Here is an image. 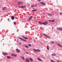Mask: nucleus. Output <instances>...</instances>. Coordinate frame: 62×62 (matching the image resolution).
Wrapping results in <instances>:
<instances>
[{
    "label": "nucleus",
    "mask_w": 62,
    "mask_h": 62,
    "mask_svg": "<svg viewBox=\"0 0 62 62\" xmlns=\"http://www.w3.org/2000/svg\"><path fill=\"white\" fill-rule=\"evenodd\" d=\"M34 42L36 41V40H34Z\"/></svg>",
    "instance_id": "nucleus-44"
},
{
    "label": "nucleus",
    "mask_w": 62,
    "mask_h": 62,
    "mask_svg": "<svg viewBox=\"0 0 62 62\" xmlns=\"http://www.w3.org/2000/svg\"><path fill=\"white\" fill-rule=\"evenodd\" d=\"M47 50H49V46L47 45Z\"/></svg>",
    "instance_id": "nucleus-21"
},
{
    "label": "nucleus",
    "mask_w": 62,
    "mask_h": 62,
    "mask_svg": "<svg viewBox=\"0 0 62 62\" xmlns=\"http://www.w3.org/2000/svg\"><path fill=\"white\" fill-rule=\"evenodd\" d=\"M48 24V22L47 21L45 22H43V24L44 25H46V24Z\"/></svg>",
    "instance_id": "nucleus-1"
},
{
    "label": "nucleus",
    "mask_w": 62,
    "mask_h": 62,
    "mask_svg": "<svg viewBox=\"0 0 62 62\" xmlns=\"http://www.w3.org/2000/svg\"><path fill=\"white\" fill-rule=\"evenodd\" d=\"M48 15H50V16L52 15H51V14H50L48 13Z\"/></svg>",
    "instance_id": "nucleus-38"
},
{
    "label": "nucleus",
    "mask_w": 62,
    "mask_h": 62,
    "mask_svg": "<svg viewBox=\"0 0 62 62\" xmlns=\"http://www.w3.org/2000/svg\"><path fill=\"white\" fill-rule=\"evenodd\" d=\"M42 56H42H43V55H42V56Z\"/></svg>",
    "instance_id": "nucleus-48"
},
{
    "label": "nucleus",
    "mask_w": 62,
    "mask_h": 62,
    "mask_svg": "<svg viewBox=\"0 0 62 62\" xmlns=\"http://www.w3.org/2000/svg\"><path fill=\"white\" fill-rule=\"evenodd\" d=\"M37 59H38V60L39 61H41V60L39 59V58H37Z\"/></svg>",
    "instance_id": "nucleus-17"
},
{
    "label": "nucleus",
    "mask_w": 62,
    "mask_h": 62,
    "mask_svg": "<svg viewBox=\"0 0 62 62\" xmlns=\"http://www.w3.org/2000/svg\"><path fill=\"white\" fill-rule=\"evenodd\" d=\"M15 19V17L14 16H12L11 17V19L12 20H13L14 19Z\"/></svg>",
    "instance_id": "nucleus-5"
},
{
    "label": "nucleus",
    "mask_w": 62,
    "mask_h": 62,
    "mask_svg": "<svg viewBox=\"0 0 62 62\" xmlns=\"http://www.w3.org/2000/svg\"><path fill=\"white\" fill-rule=\"evenodd\" d=\"M22 44V43H21L20 42H19V45H21Z\"/></svg>",
    "instance_id": "nucleus-39"
},
{
    "label": "nucleus",
    "mask_w": 62,
    "mask_h": 62,
    "mask_svg": "<svg viewBox=\"0 0 62 62\" xmlns=\"http://www.w3.org/2000/svg\"><path fill=\"white\" fill-rule=\"evenodd\" d=\"M21 58H22V59H23V60H25V58H24L23 57V56H21Z\"/></svg>",
    "instance_id": "nucleus-15"
},
{
    "label": "nucleus",
    "mask_w": 62,
    "mask_h": 62,
    "mask_svg": "<svg viewBox=\"0 0 62 62\" xmlns=\"http://www.w3.org/2000/svg\"><path fill=\"white\" fill-rule=\"evenodd\" d=\"M46 37H47V38H48V39H50V37H49V36H47Z\"/></svg>",
    "instance_id": "nucleus-35"
},
{
    "label": "nucleus",
    "mask_w": 62,
    "mask_h": 62,
    "mask_svg": "<svg viewBox=\"0 0 62 62\" xmlns=\"http://www.w3.org/2000/svg\"><path fill=\"white\" fill-rule=\"evenodd\" d=\"M38 1H39V2L40 1V0H38Z\"/></svg>",
    "instance_id": "nucleus-42"
},
{
    "label": "nucleus",
    "mask_w": 62,
    "mask_h": 62,
    "mask_svg": "<svg viewBox=\"0 0 62 62\" xmlns=\"http://www.w3.org/2000/svg\"><path fill=\"white\" fill-rule=\"evenodd\" d=\"M33 18V16H31L29 18V21H30Z\"/></svg>",
    "instance_id": "nucleus-8"
},
{
    "label": "nucleus",
    "mask_w": 62,
    "mask_h": 62,
    "mask_svg": "<svg viewBox=\"0 0 62 62\" xmlns=\"http://www.w3.org/2000/svg\"><path fill=\"white\" fill-rule=\"evenodd\" d=\"M19 8H21V7L20 6H19Z\"/></svg>",
    "instance_id": "nucleus-46"
},
{
    "label": "nucleus",
    "mask_w": 62,
    "mask_h": 62,
    "mask_svg": "<svg viewBox=\"0 0 62 62\" xmlns=\"http://www.w3.org/2000/svg\"><path fill=\"white\" fill-rule=\"evenodd\" d=\"M34 7H36L37 6V4H34Z\"/></svg>",
    "instance_id": "nucleus-23"
},
{
    "label": "nucleus",
    "mask_w": 62,
    "mask_h": 62,
    "mask_svg": "<svg viewBox=\"0 0 62 62\" xmlns=\"http://www.w3.org/2000/svg\"><path fill=\"white\" fill-rule=\"evenodd\" d=\"M25 46L27 48H29L28 46H27V45H25Z\"/></svg>",
    "instance_id": "nucleus-20"
},
{
    "label": "nucleus",
    "mask_w": 62,
    "mask_h": 62,
    "mask_svg": "<svg viewBox=\"0 0 62 62\" xmlns=\"http://www.w3.org/2000/svg\"><path fill=\"white\" fill-rule=\"evenodd\" d=\"M22 37L24 39H27V38L26 37H24V36H22Z\"/></svg>",
    "instance_id": "nucleus-6"
},
{
    "label": "nucleus",
    "mask_w": 62,
    "mask_h": 62,
    "mask_svg": "<svg viewBox=\"0 0 62 62\" xmlns=\"http://www.w3.org/2000/svg\"><path fill=\"white\" fill-rule=\"evenodd\" d=\"M9 20V18H8V21Z\"/></svg>",
    "instance_id": "nucleus-47"
},
{
    "label": "nucleus",
    "mask_w": 62,
    "mask_h": 62,
    "mask_svg": "<svg viewBox=\"0 0 62 62\" xmlns=\"http://www.w3.org/2000/svg\"><path fill=\"white\" fill-rule=\"evenodd\" d=\"M37 51H39V52H40V50L39 49H37Z\"/></svg>",
    "instance_id": "nucleus-29"
},
{
    "label": "nucleus",
    "mask_w": 62,
    "mask_h": 62,
    "mask_svg": "<svg viewBox=\"0 0 62 62\" xmlns=\"http://www.w3.org/2000/svg\"><path fill=\"white\" fill-rule=\"evenodd\" d=\"M54 41H52L51 42V43H52H52H54Z\"/></svg>",
    "instance_id": "nucleus-37"
},
{
    "label": "nucleus",
    "mask_w": 62,
    "mask_h": 62,
    "mask_svg": "<svg viewBox=\"0 0 62 62\" xmlns=\"http://www.w3.org/2000/svg\"><path fill=\"white\" fill-rule=\"evenodd\" d=\"M60 30H62V28H60Z\"/></svg>",
    "instance_id": "nucleus-31"
},
{
    "label": "nucleus",
    "mask_w": 62,
    "mask_h": 62,
    "mask_svg": "<svg viewBox=\"0 0 62 62\" xmlns=\"http://www.w3.org/2000/svg\"><path fill=\"white\" fill-rule=\"evenodd\" d=\"M40 3V4H41L42 5H43L44 6V5H46L45 3H44L43 2H41Z\"/></svg>",
    "instance_id": "nucleus-3"
},
{
    "label": "nucleus",
    "mask_w": 62,
    "mask_h": 62,
    "mask_svg": "<svg viewBox=\"0 0 62 62\" xmlns=\"http://www.w3.org/2000/svg\"><path fill=\"white\" fill-rule=\"evenodd\" d=\"M7 58L8 59H10L11 58V57H10V56H7Z\"/></svg>",
    "instance_id": "nucleus-13"
},
{
    "label": "nucleus",
    "mask_w": 62,
    "mask_h": 62,
    "mask_svg": "<svg viewBox=\"0 0 62 62\" xmlns=\"http://www.w3.org/2000/svg\"><path fill=\"white\" fill-rule=\"evenodd\" d=\"M2 54L4 55H8V53H3Z\"/></svg>",
    "instance_id": "nucleus-12"
},
{
    "label": "nucleus",
    "mask_w": 62,
    "mask_h": 62,
    "mask_svg": "<svg viewBox=\"0 0 62 62\" xmlns=\"http://www.w3.org/2000/svg\"><path fill=\"white\" fill-rule=\"evenodd\" d=\"M6 8V7H5L3 8H2V10H4V9H5V8Z\"/></svg>",
    "instance_id": "nucleus-24"
},
{
    "label": "nucleus",
    "mask_w": 62,
    "mask_h": 62,
    "mask_svg": "<svg viewBox=\"0 0 62 62\" xmlns=\"http://www.w3.org/2000/svg\"><path fill=\"white\" fill-rule=\"evenodd\" d=\"M60 15H62V13H60Z\"/></svg>",
    "instance_id": "nucleus-40"
},
{
    "label": "nucleus",
    "mask_w": 62,
    "mask_h": 62,
    "mask_svg": "<svg viewBox=\"0 0 62 62\" xmlns=\"http://www.w3.org/2000/svg\"><path fill=\"white\" fill-rule=\"evenodd\" d=\"M29 59H30L31 61H33V59H32L31 58H30Z\"/></svg>",
    "instance_id": "nucleus-18"
},
{
    "label": "nucleus",
    "mask_w": 62,
    "mask_h": 62,
    "mask_svg": "<svg viewBox=\"0 0 62 62\" xmlns=\"http://www.w3.org/2000/svg\"><path fill=\"white\" fill-rule=\"evenodd\" d=\"M21 8H25V6H22L21 7Z\"/></svg>",
    "instance_id": "nucleus-19"
},
{
    "label": "nucleus",
    "mask_w": 62,
    "mask_h": 62,
    "mask_svg": "<svg viewBox=\"0 0 62 62\" xmlns=\"http://www.w3.org/2000/svg\"><path fill=\"white\" fill-rule=\"evenodd\" d=\"M12 56H14L15 57H16V56H17V55H16V54H11Z\"/></svg>",
    "instance_id": "nucleus-4"
},
{
    "label": "nucleus",
    "mask_w": 62,
    "mask_h": 62,
    "mask_svg": "<svg viewBox=\"0 0 62 62\" xmlns=\"http://www.w3.org/2000/svg\"><path fill=\"white\" fill-rule=\"evenodd\" d=\"M39 24H43V22H39Z\"/></svg>",
    "instance_id": "nucleus-14"
},
{
    "label": "nucleus",
    "mask_w": 62,
    "mask_h": 62,
    "mask_svg": "<svg viewBox=\"0 0 62 62\" xmlns=\"http://www.w3.org/2000/svg\"><path fill=\"white\" fill-rule=\"evenodd\" d=\"M31 6L32 8H33V7H34V5H31Z\"/></svg>",
    "instance_id": "nucleus-32"
},
{
    "label": "nucleus",
    "mask_w": 62,
    "mask_h": 62,
    "mask_svg": "<svg viewBox=\"0 0 62 62\" xmlns=\"http://www.w3.org/2000/svg\"><path fill=\"white\" fill-rule=\"evenodd\" d=\"M43 35H44V36H45V37H46L47 36V35H46L45 34H43Z\"/></svg>",
    "instance_id": "nucleus-22"
},
{
    "label": "nucleus",
    "mask_w": 62,
    "mask_h": 62,
    "mask_svg": "<svg viewBox=\"0 0 62 62\" xmlns=\"http://www.w3.org/2000/svg\"><path fill=\"white\" fill-rule=\"evenodd\" d=\"M17 3H18V5H20V4H23V2H18Z\"/></svg>",
    "instance_id": "nucleus-7"
},
{
    "label": "nucleus",
    "mask_w": 62,
    "mask_h": 62,
    "mask_svg": "<svg viewBox=\"0 0 62 62\" xmlns=\"http://www.w3.org/2000/svg\"><path fill=\"white\" fill-rule=\"evenodd\" d=\"M57 62H59V61H57Z\"/></svg>",
    "instance_id": "nucleus-45"
},
{
    "label": "nucleus",
    "mask_w": 62,
    "mask_h": 62,
    "mask_svg": "<svg viewBox=\"0 0 62 62\" xmlns=\"http://www.w3.org/2000/svg\"><path fill=\"white\" fill-rule=\"evenodd\" d=\"M16 41V42H18L19 43V41Z\"/></svg>",
    "instance_id": "nucleus-43"
},
{
    "label": "nucleus",
    "mask_w": 62,
    "mask_h": 62,
    "mask_svg": "<svg viewBox=\"0 0 62 62\" xmlns=\"http://www.w3.org/2000/svg\"><path fill=\"white\" fill-rule=\"evenodd\" d=\"M57 30H60V28H58L57 29Z\"/></svg>",
    "instance_id": "nucleus-28"
},
{
    "label": "nucleus",
    "mask_w": 62,
    "mask_h": 62,
    "mask_svg": "<svg viewBox=\"0 0 62 62\" xmlns=\"http://www.w3.org/2000/svg\"><path fill=\"white\" fill-rule=\"evenodd\" d=\"M51 55H52V56H54V54H52Z\"/></svg>",
    "instance_id": "nucleus-34"
},
{
    "label": "nucleus",
    "mask_w": 62,
    "mask_h": 62,
    "mask_svg": "<svg viewBox=\"0 0 62 62\" xmlns=\"http://www.w3.org/2000/svg\"><path fill=\"white\" fill-rule=\"evenodd\" d=\"M29 46V47H31V44H29L28 45Z\"/></svg>",
    "instance_id": "nucleus-25"
},
{
    "label": "nucleus",
    "mask_w": 62,
    "mask_h": 62,
    "mask_svg": "<svg viewBox=\"0 0 62 62\" xmlns=\"http://www.w3.org/2000/svg\"><path fill=\"white\" fill-rule=\"evenodd\" d=\"M16 51H17V52L18 53H19V52H20V50L17 49H16Z\"/></svg>",
    "instance_id": "nucleus-9"
},
{
    "label": "nucleus",
    "mask_w": 62,
    "mask_h": 62,
    "mask_svg": "<svg viewBox=\"0 0 62 62\" xmlns=\"http://www.w3.org/2000/svg\"><path fill=\"white\" fill-rule=\"evenodd\" d=\"M54 20H51V22H54Z\"/></svg>",
    "instance_id": "nucleus-30"
},
{
    "label": "nucleus",
    "mask_w": 62,
    "mask_h": 62,
    "mask_svg": "<svg viewBox=\"0 0 62 62\" xmlns=\"http://www.w3.org/2000/svg\"><path fill=\"white\" fill-rule=\"evenodd\" d=\"M26 53V54H28V52H25Z\"/></svg>",
    "instance_id": "nucleus-41"
},
{
    "label": "nucleus",
    "mask_w": 62,
    "mask_h": 62,
    "mask_svg": "<svg viewBox=\"0 0 62 62\" xmlns=\"http://www.w3.org/2000/svg\"><path fill=\"white\" fill-rule=\"evenodd\" d=\"M33 49L34 51H35V52H37V50H36V49H35L34 48Z\"/></svg>",
    "instance_id": "nucleus-26"
},
{
    "label": "nucleus",
    "mask_w": 62,
    "mask_h": 62,
    "mask_svg": "<svg viewBox=\"0 0 62 62\" xmlns=\"http://www.w3.org/2000/svg\"><path fill=\"white\" fill-rule=\"evenodd\" d=\"M38 10L37 9H35L34 10H33L31 11L32 12H35V11H37Z\"/></svg>",
    "instance_id": "nucleus-10"
},
{
    "label": "nucleus",
    "mask_w": 62,
    "mask_h": 62,
    "mask_svg": "<svg viewBox=\"0 0 62 62\" xmlns=\"http://www.w3.org/2000/svg\"><path fill=\"white\" fill-rule=\"evenodd\" d=\"M25 61L26 62H29V61L27 58H26Z\"/></svg>",
    "instance_id": "nucleus-11"
},
{
    "label": "nucleus",
    "mask_w": 62,
    "mask_h": 62,
    "mask_svg": "<svg viewBox=\"0 0 62 62\" xmlns=\"http://www.w3.org/2000/svg\"><path fill=\"white\" fill-rule=\"evenodd\" d=\"M58 46H59L60 47H62V45H60V44H59L58 43Z\"/></svg>",
    "instance_id": "nucleus-16"
},
{
    "label": "nucleus",
    "mask_w": 62,
    "mask_h": 62,
    "mask_svg": "<svg viewBox=\"0 0 62 62\" xmlns=\"http://www.w3.org/2000/svg\"><path fill=\"white\" fill-rule=\"evenodd\" d=\"M50 61L51 62H54V61L52 60H51Z\"/></svg>",
    "instance_id": "nucleus-27"
},
{
    "label": "nucleus",
    "mask_w": 62,
    "mask_h": 62,
    "mask_svg": "<svg viewBox=\"0 0 62 62\" xmlns=\"http://www.w3.org/2000/svg\"><path fill=\"white\" fill-rule=\"evenodd\" d=\"M49 22H51L52 20H49Z\"/></svg>",
    "instance_id": "nucleus-33"
},
{
    "label": "nucleus",
    "mask_w": 62,
    "mask_h": 62,
    "mask_svg": "<svg viewBox=\"0 0 62 62\" xmlns=\"http://www.w3.org/2000/svg\"><path fill=\"white\" fill-rule=\"evenodd\" d=\"M14 24H15V25H16V22H14Z\"/></svg>",
    "instance_id": "nucleus-36"
},
{
    "label": "nucleus",
    "mask_w": 62,
    "mask_h": 62,
    "mask_svg": "<svg viewBox=\"0 0 62 62\" xmlns=\"http://www.w3.org/2000/svg\"><path fill=\"white\" fill-rule=\"evenodd\" d=\"M19 39H21V40H22V41H25V42H26V40H24V39H23V38H18Z\"/></svg>",
    "instance_id": "nucleus-2"
},
{
    "label": "nucleus",
    "mask_w": 62,
    "mask_h": 62,
    "mask_svg": "<svg viewBox=\"0 0 62 62\" xmlns=\"http://www.w3.org/2000/svg\"><path fill=\"white\" fill-rule=\"evenodd\" d=\"M28 21H29V20H28Z\"/></svg>",
    "instance_id": "nucleus-49"
}]
</instances>
